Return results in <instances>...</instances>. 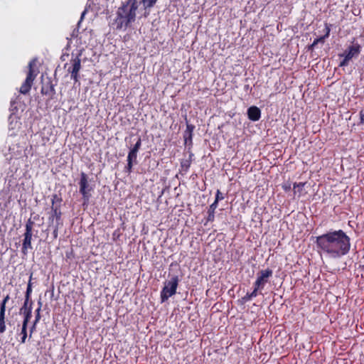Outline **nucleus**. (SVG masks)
I'll use <instances>...</instances> for the list:
<instances>
[{"label":"nucleus","instance_id":"nucleus-14","mask_svg":"<svg viewBox=\"0 0 364 364\" xmlns=\"http://www.w3.org/2000/svg\"><path fill=\"white\" fill-rule=\"evenodd\" d=\"M28 321H23L22 326L21 332L19 333V336H21V339L19 340L21 343H25L26 341V338L28 337Z\"/></svg>","mask_w":364,"mask_h":364},{"label":"nucleus","instance_id":"nucleus-28","mask_svg":"<svg viewBox=\"0 0 364 364\" xmlns=\"http://www.w3.org/2000/svg\"><path fill=\"white\" fill-rule=\"evenodd\" d=\"M6 304L4 302L0 304V314H6Z\"/></svg>","mask_w":364,"mask_h":364},{"label":"nucleus","instance_id":"nucleus-26","mask_svg":"<svg viewBox=\"0 0 364 364\" xmlns=\"http://www.w3.org/2000/svg\"><path fill=\"white\" fill-rule=\"evenodd\" d=\"M133 161H128L127 165L125 166V171L128 173L131 172Z\"/></svg>","mask_w":364,"mask_h":364},{"label":"nucleus","instance_id":"nucleus-25","mask_svg":"<svg viewBox=\"0 0 364 364\" xmlns=\"http://www.w3.org/2000/svg\"><path fill=\"white\" fill-rule=\"evenodd\" d=\"M93 36V33L91 31H86L85 32L82 36H81V38H89V41L90 40V38L92 37Z\"/></svg>","mask_w":364,"mask_h":364},{"label":"nucleus","instance_id":"nucleus-11","mask_svg":"<svg viewBox=\"0 0 364 364\" xmlns=\"http://www.w3.org/2000/svg\"><path fill=\"white\" fill-rule=\"evenodd\" d=\"M247 116L252 121H258L261 117V111L257 107L251 106L247 109Z\"/></svg>","mask_w":364,"mask_h":364},{"label":"nucleus","instance_id":"nucleus-5","mask_svg":"<svg viewBox=\"0 0 364 364\" xmlns=\"http://www.w3.org/2000/svg\"><path fill=\"white\" fill-rule=\"evenodd\" d=\"M36 65V60H33L29 63V70L26 79L20 87V92L23 94H26L31 90V85L34 79L37 75V72L33 70V66Z\"/></svg>","mask_w":364,"mask_h":364},{"label":"nucleus","instance_id":"nucleus-36","mask_svg":"<svg viewBox=\"0 0 364 364\" xmlns=\"http://www.w3.org/2000/svg\"><path fill=\"white\" fill-rule=\"evenodd\" d=\"M38 322H39V320H38V319H36V318H35V319H34V321H33V323H32V325H33V326H37V323H38Z\"/></svg>","mask_w":364,"mask_h":364},{"label":"nucleus","instance_id":"nucleus-6","mask_svg":"<svg viewBox=\"0 0 364 364\" xmlns=\"http://www.w3.org/2000/svg\"><path fill=\"white\" fill-rule=\"evenodd\" d=\"M272 274L273 271L269 268L259 271L254 283V286L262 291L269 282V279L272 276Z\"/></svg>","mask_w":364,"mask_h":364},{"label":"nucleus","instance_id":"nucleus-19","mask_svg":"<svg viewBox=\"0 0 364 364\" xmlns=\"http://www.w3.org/2000/svg\"><path fill=\"white\" fill-rule=\"evenodd\" d=\"M32 276H33V274H31L30 277H29V281H28V283L27 285L26 294H25V300H31V295L32 293V283H31Z\"/></svg>","mask_w":364,"mask_h":364},{"label":"nucleus","instance_id":"nucleus-41","mask_svg":"<svg viewBox=\"0 0 364 364\" xmlns=\"http://www.w3.org/2000/svg\"><path fill=\"white\" fill-rule=\"evenodd\" d=\"M271 164H272V166H275V164H275V163H274V164L271 163Z\"/></svg>","mask_w":364,"mask_h":364},{"label":"nucleus","instance_id":"nucleus-3","mask_svg":"<svg viewBox=\"0 0 364 364\" xmlns=\"http://www.w3.org/2000/svg\"><path fill=\"white\" fill-rule=\"evenodd\" d=\"M178 282V276H173L169 280L165 282L164 287L160 292L161 303L165 302L176 293Z\"/></svg>","mask_w":364,"mask_h":364},{"label":"nucleus","instance_id":"nucleus-17","mask_svg":"<svg viewBox=\"0 0 364 364\" xmlns=\"http://www.w3.org/2000/svg\"><path fill=\"white\" fill-rule=\"evenodd\" d=\"M330 34V28L328 24H326V34L323 37H320L315 39L313 43L311 45V48H314L316 45H317L319 42H323L326 38H328Z\"/></svg>","mask_w":364,"mask_h":364},{"label":"nucleus","instance_id":"nucleus-30","mask_svg":"<svg viewBox=\"0 0 364 364\" xmlns=\"http://www.w3.org/2000/svg\"><path fill=\"white\" fill-rule=\"evenodd\" d=\"M36 326L31 325L29 328V338H31L33 333L36 331Z\"/></svg>","mask_w":364,"mask_h":364},{"label":"nucleus","instance_id":"nucleus-4","mask_svg":"<svg viewBox=\"0 0 364 364\" xmlns=\"http://www.w3.org/2000/svg\"><path fill=\"white\" fill-rule=\"evenodd\" d=\"M34 223L31 220H28L26 223V231L23 234L24 238L22 243L21 252L26 255L28 254V250L32 249L31 246V239L33 235V226Z\"/></svg>","mask_w":364,"mask_h":364},{"label":"nucleus","instance_id":"nucleus-15","mask_svg":"<svg viewBox=\"0 0 364 364\" xmlns=\"http://www.w3.org/2000/svg\"><path fill=\"white\" fill-rule=\"evenodd\" d=\"M261 291L258 288H257L255 286H254L253 291L250 293H247L242 299V303L245 304L250 300H252L253 298L256 297L258 295V291Z\"/></svg>","mask_w":364,"mask_h":364},{"label":"nucleus","instance_id":"nucleus-34","mask_svg":"<svg viewBox=\"0 0 364 364\" xmlns=\"http://www.w3.org/2000/svg\"><path fill=\"white\" fill-rule=\"evenodd\" d=\"M113 239L115 240L116 237H118L119 236V230H115L113 234Z\"/></svg>","mask_w":364,"mask_h":364},{"label":"nucleus","instance_id":"nucleus-31","mask_svg":"<svg viewBox=\"0 0 364 364\" xmlns=\"http://www.w3.org/2000/svg\"><path fill=\"white\" fill-rule=\"evenodd\" d=\"M140 146H141V139H139L138 141H136L134 147L133 148V149H134L136 151H138V149H139Z\"/></svg>","mask_w":364,"mask_h":364},{"label":"nucleus","instance_id":"nucleus-38","mask_svg":"<svg viewBox=\"0 0 364 364\" xmlns=\"http://www.w3.org/2000/svg\"><path fill=\"white\" fill-rule=\"evenodd\" d=\"M41 314H35V318L38 320H41Z\"/></svg>","mask_w":364,"mask_h":364},{"label":"nucleus","instance_id":"nucleus-1","mask_svg":"<svg viewBox=\"0 0 364 364\" xmlns=\"http://www.w3.org/2000/svg\"><path fill=\"white\" fill-rule=\"evenodd\" d=\"M315 243L321 255L333 259L346 255L350 250V239L342 230H331L317 236Z\"/></svg>","mask_w":364,"mask_h":364},{"label":"nucleus","instance_id":"nucleus-20","mask_svg":"<svg viewBox=\"0 0 364 364\" xmlns=\"http://www.w3.org/2000/svg\"><path fill=\"white\" fill-rule=\"evenodd\" d=\"M6 330V314H0V336Z\"/></svg>","mask_w":364,"mask_h":364},{"label":"nucleus","instance_id":"nucleus-33","mask_svg":"<svg viewBox=\"0 0 364 364\" xmlns=\"http://www.w3.org/2000/svg\"><path fill=\"white\" fill-rule=\"evenodd\" d=\"M360 122L364 123V109L360 112Z\"/></svg>","mask_w":364,"mask_h":364},{"label":"nucleus","instance_id":"nucleus-29","mask_svg":"<svg viewBox=\"0 0 364 364\" xmlns=\"http://www.w3.org/2000/svg\"><path fill=\"white\" fill-rule=\"evenodd\" d=\"M38 307L35 310V314H41V310L42 306V302L41 300L38 301Z\"/></svg>","mask_w":364,"mask_h":364},{"label":"nucleus","instance_id":"nucleus-40","mask_svg":"<svg viewBox=\"0 0 364 364\" xmlns=\"http://www.w3.org/2000/svg\"><path fill=\"white\" fill-rule=\"evenodd\" d=\"M141 16H144V13L141 16H139V18H141Z\"/></svg>","mask_w":364,"mask_h":364},{"label":"nucleus","instance_id":"nucleus-35","mask_svg":"<svg viewBox=\"0 0 364 364\" xmlns=\"http://www.w3.org/2000/svg\"><path fill=\"white\" fill-rule=\"evenodd\" d=\"M9 299H10V296H9V294H7V295L4 298V299L2 300V302H4L5 304H6Z\"/></svg>","mask_w":364,"mask_h":364},{"label":"nucleus","instance_id":"nucleus-27","mask_svg":"<svg viewBox=\"0 0 364 364\" xmlns=\"http://www.w3.org/2000/svg\"><path fill=\"white\" fill-rule=\"evenodd\" d=\"M136 151L134 150V149H132L130 151V152L129 153V155H128V159H132L133 158H136Z\"/></svg>","mask_w":364,"mask_h":364},{"label":"nucleus","instance_id":"nucleus-39","mask_svg":"<svg viewBox=\"0 0 364 364\" xmlns=\"http://www.w3.org/2000/svg\"><path fill=\"white\" fill-rule=\"evenodd\" d=\"M85 14V11H84V12L82 14V18L84 16Z\"/></svg>","mask_w":364,"mask_h":364},{"label":"nucleus","instance_id":"nucleus-13","mask_svg":"<svg viewBox=\"0 0 364 364\" xmlns=\"http://www.w3.org/2000/svg\"><path fill=\"white\" fill-rule=\"evenodd\" d=\"M72 70L70 71L71 73V77L73 78L75 80H77L78 72L80 69V59L79 58H75L72 61Z\"/></svg>","mask_w":364,"mask_h":364},{"label":"nucleus","instance_id":"nucleus-32","mask_svg":"<svg viewBox=\"0 0 364 364\" xmlns=\"http://www.w3.org/2000/svg\"><path fill=\"white\" fill-rule=\"evenodd\" d=\"M191 161H182L181 165L182 166H186V168H188L190 166Z\"/></svg>","mask_w":364,"mask_h":364},{"label":"nucleus","instance_id":"nucleus-22","mask_svg":"<svg viewBox=\"0 0 364 364\" xmlns=\"http://www.w3.org/2000/svg\"><path fill=\"white\" fill-rule=\"evenodd\" d=\"M63 224H55V225H49V228H53V236L54 239H56L58 236V229Z\"/></svg>","mask_w":364,"mask_h":364},{"label":"nucleus","instance_id":"nucleus-2","mask_svg":"<svg viewBox=\"0 0 364 364\" xmlns=\"http://www.w3.org/2000/svg\"><path fill=\"white\" fill-rule=\"evenodd\" d=\"M139 0H128L125 5L119 8L116 24L117 28H126L130 23L135 21L137 14H140L139 7Z\"/></svg>","mask_w":364,"mask_h":364},{"label":"nucleus","instance_id":"nucleus-9","mask_svg":"<svg viewBox=\"0 0 364 364\" xmlns=\"http://www.w3.org/2000/svg\"><path fill=\"white\" fill-rule=\"evenodd\" d=\"M33 302L32 300H25L23 306L20 308L19 313L23 316V321H28L32 316Z\"/></svg>","mask_w":364,"mask_h":364},{"label":"nucleus","instance_id":"nucleus-37","mask_svg":"<svg viewBox=\"0 0 364 364\" xmlns=\"http://www.w3.org/2000/svg\"><path fill=\"white\" fill-rule=\"evenodd\" d=\"M38 322H39V320H38V319H36V318H35V319H34V321H33V323H32V325H33V326H37V323H38Z\"/></svg>","mask_w":364,"mask_h":364},{"label":"nucleus","instance_id":"nucleus-23","mask_svg":"<svg viewBox=\"0 0 364 364\" xmlns=\"http://www.w3.org/2000/svg\"><path fill=\"white\" fill-rule=\"evenodd\" d=\"M224 198V195L220 192V190H217L215 193V198L213 203L218 205V202L223 200Z\"/></svg>","mask_w":364,"mask_h":364},{"label":"nucleus","instance_id":"nucleus-12","mask_svg":"<svg viewBox=\"0 0 364 364\" xmlns=\"http://www.w3.org/2000/svg\"><path fill=\"white\" fill-rule=\"evenodd\" d=\"M158 0H141L140 4H142V10L144 11V17H147L149 15L150 9L152 8Z\"/></svg>","mask_w":364,"mask_h":364},{"label":"nucleus","instance_id":"nucleus-24","mask_svg":"<svg viewBox=\"0 0 364 364\" xmlns=\"http://www.w3.org/2000/svg\"><path fill=\"white\" fill-rule=\"evenodd\" d=\"M291 184L290 182H286L282 185V188L285 192H287L291 190Z\"/></svg>","mask_w":364,"mask_h":364},{"label":"nucleus","instance_id":"nucleus-18","mask_svg":"<svg viewBox=\"0 0 364 364\" xmlns=\"http://www.w3.org/2000/svg\"><path fill=\"white\" fill-rule=\"evenodd\" d=\"M306 183L300 182V183H294V193H299L298 196L300 197L303 195V190Z\"/></svg>","mask_w":364,"mask_h":364},{"label":"nucleus","instance_id":"nucleus-8","mask_svg":"<svg viewBox=\"0 0 364 364\" xmlns=\"http://www.w3.org/2000/svg\"><path fill=\"white\" fill-rule=\"evenodd\" d=\"M360 46L355 43L350 47L341 56L343 57V60L341 62L340 66L347 65L348 62L354 57H357L360 52Z\"/></svg>","mask_w":364,"mask_h":364},{"label":"nucleus","instance_id":"nucleus-10","mask_svg":"<svg viewBox=\"0 0 364 364\" xmlns=\"http://www.w3.org/2000/svg\"><path fill=\"white\" fill-rule=\"evenodd\" d=\"M61 211L58 207L52 206L50 215L48 218L49 225L63 224Z\"/></svg>","mask_w":364,"mask_h":364},{"label":"nucleus","instance_id":"nucleus-16","mask_svg":"<svg viewBox=\"0 0 364 364\" xmlns=\"http://www.w3.org/2000/svg\"><path fill=\"white\" fill-rule=\"evenodd\" d=\"M218 208V205L213 203L208 208V217H207V221L213 222L215 219V209Z\"/></svg>","mask_w":364,"mask_h":364},{"label":"nucleus","instance_id":"nucleus-21","mask_svg":"<svg viewBox=\"0 0 364 364\" xmlns=\"http://www.w3.org/2000/svg\"><path fill=\"white\" fill-rule=\"evenodd\" d=\"M9 126L11 129L18 128L20 127V122L16 119V117L11 116Z\"/></svg>","mask_w":364,"mask_h":364},{"label":"nucleus","instance_id":"nucleus-7","mask_svg":"<svg viewBox=\"0 0 364 364\" xmlns=\"http://www.w3.org/2000/svg\"><path fill=\"white\" fill-rule=\"evenodd\" d=\"M80 193L82 196L85 202H87L91 196L90 192L92 188L88 183L87 176L84 172L80 173V178L79 181Z\"/></svg>","mask_w":364,"mask_h":364}]
</instances>
